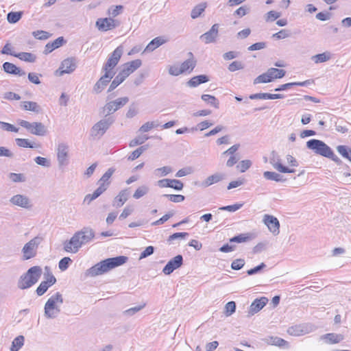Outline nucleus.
Listing matches in <instances>:
<instances>
[{
    "label": "nucleus",
    "instance_id": "nucleus-27",
    "mask_svg": "<svg viewBox=\"0 0 351 351\" xmlns=\"http://www.w3.org/2000/svg\"><path fill=\"white\" fill-rule=\"evenodd\" d=\"M250 99H276L284 98L282 94H271L267 93H259L249 96Z\"/></svg>",
    "mask_w": 351,
    "mask_h": 351
},
{
    "label": "nucleus",
    "instance_id": "nucleus-9",
    "mask_svg": "<svg viewBox=\"0 0 351 351\" xmlns=\"http://www.w3.org/2000/svg\"><path fill=\"white\" fill-rule=\"evenodd\" d=\"M45 273L44 274L45 280L41 282L37 287L36 292L38 295H43L47 289L56 282V278L50 271V268L47 266L45 267Z\"/></svg>",
    "mask_w": 351,
    "mask_h": 351
},
{
    "label": "nucleus",
    "instance_id": "nucleus-10",
    "mask_svg": "<svg viewBox=\"0 0 351 351\" xmlns=\"http://www.w3.org/2000/svg\"><path fill=\"white\" fill-rule=\"evenodd\" d=\"M129 101L128 97H119L115 100L107 102L103 108L104 113L106 112L105 117L110 115L123 108Z\"/></svg>",
    "mask_w": 351,
    "mask_h": 351
},
{
    "label": "nucleus",
    "instance_id": "nucleus-2",
    "mask_svg": "<svg viewBox=\"0 0 351 351\" xmlns=\"http://www.w3.org/2000/svg\"><path fill=\"white\" fill-rule=\"evenodd\" d=\"M94 237V230L90 227H84L64 243V250L67 252L76 253L83 245L90 242Z\"/></svg>",
    "mask_w": 351,
    "mask_h": 351
},
{
    "label": "nucleus",
    "instance_id": "nucleus-46",
    "mask_svg": "<svg viewBox=\"0 0 351 351\" xmlns=\"http://www.w3.org/2000/svg\"><path fill=\"white\" fill-rule=\"evenodd\" d=\"M252 239V234L250 233L241 234L230 239V242L243 243L250 241Z\"/></svg>",
    "mask_w": 351,
    "mask_h": 351
},
{
    "label": "nucleus",
    "instance_id": "nucleus-4",
    "mask_svg": "<svg viewBox=\"0 0 351 351\" xmlns=\"http://www.w3.org/2000/svg\"><path fill=\"white\" fill-rule=\"evenodd\" d=\"M42 274V269L39 266L30 267L26 273L21 276L17 286L20 289H26L36 284Z\"/></svg>",
    "mask_w": 351,
    "mask_h": 351
},
{
    "label": "nucleus",
    "instance_id": "nucleus-50",
    "mask_svg": "<svg viewBox=\"0 0 351 351\" xmlns=\"http://www.w3.org/2000/svg\"><path fill=\"white\" fill-rule=\"evenodd\" d=\"M125 80L124 78L120 75L117 74V76L114 78L110 86L108 88V92H111L114 89H115L119 84H121Z\"/></svg>",
    "mask_w": 351,
    "mask_h": 351
},
{
    "label": "nucleus",
    "instance_id": "nucleus-62",
    "mask_svg": "<svg viewBox=\"0 0 351 351\" xmlns=\"http://www.w3.org/2000/svg\"><path fill=\"white\" fill-rule=\"evenodd\" d=\"M34 161L37 165L45 167H49L51 165V162L48 159L41 156L36 157Z\"/></svg>",
    "mask_w": 351,
    "mask_h": 351
},
{
    "label": "nucleus",
    "instance_id": "nucleus-28",
    "mask_svg": "<svg viewBox=\"0 0 351 351\" xmlns=\"http://www.w3.org/2000/svg\"><path fill=\"white\" fill-rule=\"evenodd\" d=\"M66 43V40L62 36L58 37L51 43H49L45 45L44 53L48 54L53 51L54 49L59 48Z\"/></svg>",
    "mask_w": 351,
    "mask_h": 351
},
{
    "label": "nucleus",
    "instance_id": "nucleus-17",
    "mask_svg": "<svg viewBox=\"0 0 351 351\" xmlns=\"http://www.w3.org/2000/svg\"><path fill=\"white\" fill-rule=\"evenodd\" d=\"M219 25L217 23L214 24L209 31L200 36L199 38L205 43L209 44L216 42L219 34Z\"/></svg>",
    "mask_w": 351,
    "mask_h": 351
},
{
    "label": "nucleus",
    "instance_id": "nucleus-47",
    "mask_svg": "<svg viewBox=\"0 0 351 351\" xmlns=\"http://www.w3.org/2000/svg\"><path fill=\"white\" fill-rule=\"evenodd\" d=\"M114 169L113 168H109L106 173L101 176V178L99 180L98 184L101 185V184H106L108 183L110 184V182L108 181L113 173L114 172Z\"/></svg>",
    "mask_w": 351,
    "mask_h": 351
},
{
    "label": "nucleus",
    "instance_id": "nucleus-19",
    "mask_svg": "<svg viewBox=\"0 0 351 351\" xmlns=\"http://www.w3.org/2000/svg\"><path fill=\"white\" fill-rule=\"evenodd\" d=\"M157 184L160 188L169 187L176 191H181L184 187V184L176 179H162L157 182Z\"/></svg>",
    "mask_w": 351,
    "mask_h": 351
},
{
    "label": "nucleus",
    "instance_id": "nucleus-3",
    "mask_svg": "<svg viewBox=\"0 0 351 351\" xmlns=\"http://www.w3.org/2000/svg\"><path fill=\"white\" fill-rule=\"evenodd\" d=\"M128 259V258L125 256L106 258L87 269L85 275L90 277L103 275L111 269L123 265L127 262Z\"/></svg>",
    "mask_w": 351,
    "mask_h": 351
},
{
    "label": "nucleus",
    "instance_id": "nucleus-34",
    "mask_svg": "<svg viewBox=\"0 0 351 351\" xmlns=\"http://www.w3.org/2000/svg\"><path fill=\"white\" fill-rule=\"evenodd\" d=\"M273 72V70H269L267 69V71L258 75V77H256L254 80V84H260V83H269V82H272L271 80V74L270 73ZM274 72H276L275 71H274Z\"/></svg>",
    "mask_w": 351,
    "mask_h": 351
},
{
    "label": "nucleus",
    "instance_id": "nucleus-13",
    "mask_svg": "<svg viewBox=\"0 0 351 351\" xmlns=\"http://www.w3.org/2000/svg\"><path fill=\"white\" fill-rule=\"evenodd\" d=\"M142 65V61L139 59H136L128 62L125 63L122 65V68L119 71L123 78L125 80L136 69H138Z\"/></svg>",
    "mask_w": 351,
    "mask_h": 351
},
{
    "label": "nucleus",
    "instance_id": "nucleus-38",
    "mask_svg": "<svg viewBox=\"0 0 351 351\" xmlns=\"http://www.w3.org/2000/svg\"><path fill=\"white\" fill-rule=\"evenodd\" d=\"M14 57L27 62H34L36 61V56L28 52L16 53V54H14Z\"/></svg>",
    "mask_w": 351,
    "mask_h": 351
},
{
    "label": "nucleus",
    "instance_id": "nucleus-26",
    "mask_svg": "<svg viewBox=\"0 0 351 351\" xmlns=\"http://www.w3.org/2000/svg\"><path fill=\"white\" fill-rule=\"evenodd\" d=\"M3 71L9 74L19 75V76L25 75V72L17 67L15 64L5 62L3 64Z\"/></svg>",
    "mask_w": 351,
    "mask_h": 351
},
{
    "label": "nucleus",
    "instance_id": "nucleus-29",
    "mask_svg": "<svg viewBox=\"0 0 351 351\" xmlns=\"http://www.w3.org/2000/svg\"><path fill=\"white\" fill-rule=\"evenodd\" d=\"M208 81L209 77L206 75H199L192 77L187 82L186 84L189 87L194 88Z\"/></svg>",
    "mask_w": 351,
    "mask_h": 351
},
{
    "label": "nucleus",
    "instance_id": "nucleus-43",
    "mask_svg": "<svg viewBox=\"0 0 351 351\" xmlns=\"http://www.w3.org/2000/svg\"><path fill=\"white\" fill-rule=\"evenodd\" d=\"M22 15V12H10L7 14V20L10 23H16L21 19Z\"/></svg>",
    "mask_w": 351,
    "mask_h": 351
},
{
    "label": "nucleus",
    "instance_id": "nucleus-30",
    "mask_svg": "<svg viewBox=\"0 0 351 351\" xmlns=\"http://www.w3.org/2000/svg\"><path fill=\"white\" fill-rule=\"evenodd\" d=\"M189 54L190 55V56L191 58L185 60L180 65V69H181L182 73L187 72V71L189 73L191 72L196 65V60H194V58L193 57V53L190 52Z\"/></svg>",
    "mask_w": 351,
    "mask_h": 351
},
{
    "label": "nucleus",
    "instance_id": "nucleus-41",
    "mask_svg": "<svg viewBox=\"0 0 351 351\" xmlns=\"http://www.w3.org/2000/svg\"><path fill=\"white\" fill-rule=\"evenodd\" d=\"M25 338L23 335H19L14 339L12 346L10 348V351H19V349L24 344Z\"/></svg>",
    "mask_w": 351,
    "mask_h": 351
},
{
    "label": "nucleus",
    "instance_id": "nucleus-64",
    "mask_svg": "<svg viewBox=\"0 0 351 351\" xmlns=\"http://www.w3.org/2000/svg\"><path fill=\"white\" fill-rule=\"evenodd\" d=\"M123 7L122 5L112 6L108 9V13L113 17L117 16L120 14Z\"/></svg>",
    "mask_w": 351,
    "mask_h": 351
},
{
    "label": "nucleus",
    "instance_id": "nucleus-42",
    "mask_svg": "<svg viewBox=\"0 0 351 351\" xmlns=\"http://www.w3.org/2000/svg\"><path fill=\"white\" fill-rule=\"evenodd\" d=\"M149 187L146 185H142L137 188L133 194V197L136 199H138L144 195H147L149 192Z\"/></svg>",
    "mask_w": 351,
    "mask_h": 351
},
{
    "label": "nucleus",
    "instance_id": "nucleus-5",
    "mask_svg": "<svg viewBox=\"0 0 351 351\" xmlns=\"http://www.w3.org/2000/svg\"><path fill=\"white\" fill-rule=\"evenodd\" d=\"M63 303V297L60 292L52 295L47 301L44 307V315L47 319H54L60 312V305Z\"/></svg>",
    "mask_w": 351,
    "mask_h": 351
},
{
    "label": "nucleus",
    "instance_id": "nucleus-51",
    "mask_svg": "<svg viewBox=\"0 0 351 351\" xmlns=\"http://www.w3.org/2000/svg\"><path fill=\"white\" fill-rule=\"evenodd\" d=\"M172 171L169 166H165L154 170V174L158 177L165 176Z\"/></svg>",
    "mask_w": 351,
    "mask_h": 351
},
{
    "label": "nucleus",
    "instance_id": "nucleus-60",
    "mask_svg": "<svg viewBox=\"0 0 351 351\" xmlns=\"http://www.w3.org/2000/svg\"><path fill=\"white\" fill-rule=\"evenodd\" d=\"M281 13L274 10L269 11L266 14L265 21H274L276 19L280 17Z\"/></svg>",
    "mask_w": 351,
    "mask_h": 351
},
{
    "label": "nucleus",
    "instance_id": "nucleus-21",
    "mask_svg": "<svg viewBox=\"0 0 351 351\" xmlns=\"http://www.w3.org/2000/svg\"><path fill=\"white\" fill-rule=\"evenodd\" d=\"M263 341L268 345L276 346L279 348H289V343L287 341L276 336L266 337L263 339Z\"/></svg>",
    "mask_w": 351,
    "mask_h": 351
},
{
    "label": "nucleus",
    "instance_id": "nucleus-25",
    "mask_svg": "<svg viewBox=\"0 0 351 351\" xmlns=\"http://www.w3.org/2000/svg\"><path fill=\"white\" fill-rule=\"evenodd\" d=\"M223 175L220 173H216L208 176L202 182L200 186L203 188H207L213 184L217 183L223 179Z\"/></svg>",
    "mask_w": 351,
    "mask_h": 351
},
{
    "label": "nucleus",
    "instance_id": "nucleus-32",
    "mask_svg": "<svg viewBox=\"0 0 351 351\" xmlns=\"http://www.w3.org/2000/svg\"><path fill=\"white\" fill-rule=\"evenodd\" d=\"M21 108L25 110L39 113L41 111L40 106L35 101H25L21 102Z\"/></svg>",
    "mask_w": 351,
    "mask_h": 351
},
{
    "label": "nucleus",
    "instance_id": "nucleus-7",
    "mask_svg": "<svg viewBox=\"0 0 351 351\" xmlns=\"http://www.w3.org/2000/svg\"><path fill=\"white\" fill-rule=\"evenodd\" d=\"M114 120L112 117H106L93 125L90 129V136L93 138H100L108 130Z\"/></svg>",
    "mask_w": 351,
    "mask_h": 351
},
{
    "label": "nucleus",
    "instance_id": "nucleus-54",
    "mask_svg": "<svg viewBox=\"0 0 351 351\" xmlns=\"http://www.w3.org/2000/svg\"><path fill=\"white\" fill-rule=\"evenodd\" d=\"M0 128L3 130L8 131V132H18L19 128H16L14 125L3 122L0 121Z\"/></svg>",
    "mask_w": 351,
    "mask_h": 351
},
{
    "label": "nucleus",
    "instance_id": "nucleus-20",
    "mask_svg": "<svg viewBox=\"0 0 351 351\" xmlns=\"http://www.w3.org/2000/svg\"><path fill=\"white\" fill-rule=\"evenodd\" d=\"M10 202L14 205L25 208H29L32 206L29 199L23 195H15L10 198Z\"/></svg>",
    "mask_w": 351,
    "mask_h": 351
},
{
    "label": "nucleus",
    "instance_id": "nucleus-40",
    "mask_svg": "<svg viewBox=\"0 0 351 351\" xmlns=\"http://www.w3.org/2000/svg\"><path fill=\"white\" fill-rule=\"evenodd\" d=\"M201 98L203 101L215 107V108L218 109L219 108V102L215 96L204 94L202 95Z\"/></svg>",
    "mask_w": 351,
    "mask_h": 351
},
{
    "label": "nucleus",
    "instance_id": "nucleus-55",
    "mask_svg": "<svg viewBox=\"0 0 351 351\" xmlns=\"http://www.w3.org/2000/svg\"><path fill=\"white\" fill-rule=\"evenodd\" d=\"M236 304L234 302H228L225 306V315L230 316L235 312Z\"/></svg>",
    "mask_w": 351,
    "mask_h": 351
},
{
    "label": "nucleus",
    "instance_id": "nucleus-61",
    "mask_svg": "<svg viewBox=\"0 0 351 351\" xmlns=\"http://www.w3.org/2000/svg\"><path fill=\"white\" fill-rule=\"evenodd\" d=\"M244 68V65L241 62L239 61H234L228 66V70L231 72L236 71L237 70H241Z\"/></svg>",
    "mask_w": 351,
    "mask_h": 351
},
{
    "label": "nucleus",
    "instance_id": "nucleus-53",
    "mask_svg": "<svg viewBox=\"0 0 351 351\" xmlns=\"http://www.w3.org/2000/svg\"><path fill=\"white\" fill-rule=\"evenodd\" d=\"M149 138L148 136L144 135V136H139L136 138L132 139L130 143V147H134L138 145H141L144 143L147 139Z\"/></svg>",
    "mask_w": 351,
    "mask_h": 351
},
{
    "label": "nucleus",
    "instance_id": "nucleus-18",
    "mask_svg": "<svg viewBox=\"0 0 351 351\" xmlns=\"http://www.w3.org/2000/svg\"><path fill=\"white\" fill-rule=\"evenodd\" d=\"M263 221L269 231L274 235L279 234L280 223L276 217L269 215H265Z\"/></svg>",
    "mask_w": 351,
    "mask_h": 351
},
{
    "label": "nucleus",
    "instance_id": "nucleus-45",
    "mask_svg": "<svg viewBox=\"0 0 351 351\" xmlns=\"http://www.w3.org/2000/svg\"><path fill=\"white\" fill-rule=\"evenodd\" d=\"M271 163L272 164L274 169L278 170L279 172H281V173H294L295 172V169H289L287 167L283 166L279 161H277V162L271 161Z\"/></svg>",
    "mask_w": 351,
    "mask_h": 351
},
{
    "label": "nucleus",
    "instance_id": "nucleus-22",
    "mask_svg": "<svg viewBox=\"0 0 351 351\" xmlns=\"http://www.w3.org/2000/svg\"><path fill=\"white\" fill-rule=\"evenodd\" d=\"M130 195V188L121 190L114 199L112 206L117 208L122 206Z\"/></svg>",
    "mask_w": 351,
    "mask_h": 351
},
{
    "label": "nucleus",
    "instance_id": "nucleus-14",
    "mask_svg": "<svg viewBox=\"0 0 351 351\" xmlns=\"http://www.w3.org/2000/svg\"><path fill=\"white\" fill-rule=\"evenodd\" d=\"M69 146L60 143L57 149V159L60 167L66 166L69 163Z\"/></svg>",
    "mask_w": 351,
    "mask_h": 351
},
{
    "label": "nucleus",
    "instance_id": "nucleus-56",
    "mask_svg": "<svg viewBox=\"0 0 351 351\" xmlns=\"http://www.w3.org/2000/svg\"><path fill=\"white\" fill-rule=\"evenodd\" d=\"M252 165V162L250 160H244L239 162L237 166V168L241 172L243 173L247 171Z\"/></svg>",
    "mask_w": 351,
    "mask_h": 351
},
{
    "label": "nucleus",
    "instance_id": "nucleus-59",
    "mask_svg": "<svg viewBox=\"0 0 351 351\" xmlns=\"http://www.w3.org/2000/svg\"><path fill=\"white\" fill-rule=\"evenodd\" d=\"M164 197H167L171 202L175 203L182 202L184 200L185 197L182 195H169L165 194Z\"/></svg>",
    "mask_w": 351,
    "mask_h": 351
},
{
    "label": "nucleus",
    "instance_id": "nucleus-37",
    "mask_svg": "<svg viewBox=\"0 0 351 351\" xmlns=\"http://www.w3.org/2000/svg\"><path fill=\"white\" fill-rule=\"evenodd\" d=\"M309 84H310L309 80H306L304 82H290V83H287V84L280 85L279 87L275 88L274 90L275 91H282V90H287L289 88H291L294 86H306L308 85Z\"/></svg>",
    "mask_w": 351,
    "mask_h": 351
},
{
    "label": "nucleus",
    "instance_id": "nucleus-48",
    "mask_svg": "<svg viewBox=\"0 0 351 351\" xmlns=\"http://www.w3.org/2000/svg\"><path fill=\"white\" fill-rule=\"evenodd\" d=\"M8 176L13 182H24L26 181V177L23 173H10Z\"/></svg>",
    "mask_w": 351,
    "mask_h": 351
},
{
    "label": "nucleus",
    "instance_id": "nucleus-36",
    "mask_svg": "<svg viewBox=\"0 0 351 351\" xmlns=\"http://www.w3.org/2000/svg\"><path fill=\"white\" fill-rule=\"evenodd\" d=\"M331 58V53L329 51H326L322 53H319L311 57V60L315 64L322 63L330 60Z\"/></svg>",
    "mask_w": 351,
    "mask_h": 351
},
{
    "label": "nucleus",
    "instance_id": "nucleus-33",
    "mask_svg": "<svg viewBox=\"0 0 351 351\" xmlns=\"http://www.w3.org/2000/svg\"><path fill=\"white\" fill-rule=\"evenodd\" d=\"M47 133V129L41 122H33L31 134L36 136H45Z\"/></svg>",
    "mask_w": 351,
    "mask_h": 351
},
{
    "label": "nucleus",
    "instance_id": "nucleus-24",
    "mask_svg": "<svg viewBox=\"0 0 351 351\" xmlns=\"http://www.w3.org/2000/svg\"><path fill=\"white\" fill-rule=\"evenodd\" d=\"M267 302L268 299L265 297L254 300L250 306L249 314L252 315L258 313L267 304Z\"/></svg>",
    "mask_w": 351,
    "mask_h": 351
},
{
    "label": "nucleus",
    "instance_id": "nucleus-15",
    "mask_svg": "<svg viewBox=\"0 0 351 351\" xmlns=\"http://www.w3.org/2000/svg\"><path fill=\"white\" fill-rule=\"evenodd\" d=\"M119 23L112 18L98 19L95 25L99 30L106 32L117 27Z\"/></svg>",
    "mask_w": 351,
    "mask_h": 351
},
{
    "label": "nucleus",
    "instance_id": "nucleus-63",
    "mask_svg": "<svg viewBox=\"0 0 351 351\" xmlns=\"http://www.w3.org/2000/svg\"><path fill=\"white\" fill-rule=\"evenodd\" d=\"M32 34L36 38L39 40H46L49 37V34L43 30L35 31Z\"/></svg>",
    "mask_w": 351,
    "mask_h": 351
},
{
    "label": "nucleus",
    "instance_id": "nucleus-8",
    "mask_svg": "<svg viewBox=\"0 0 351 351\" xmlns=\"http://www.w3.org/2000/svg\"><path fill=\"white\" fill-rule=\"evenodd\" d=\"M308 149L313 150L315 154L326 157L331 148L324 142L318 139H311L306 143Z\"/></svg>",
    "mask_w": 351,
    "mask_h": 351
},
{
    "label": "nucleus",
    "instance_id": "nucleus-23",
    "mask_svg": "<svg viewBox=\"0 0 351 351\" xmlns=\"http://www.w3.org/2000/svg\"><path fill=\"white\" fill-rule=\"evenodd\" d=\"M320 339L327 344H336L343 341L344 336L342 334L327 333L320 336Z\"/></svg>",
    "mask_w": 351,
    "mask_h": 351
},
{
    "label": "nucleus",
    "instance_id": "nucleus-35",
    "mask_svg": "<svg viewBox=\"0 0 351 351\" xmlns=\"http://www.w3.org/2000/svg\"><path fill=\"white\" fill-rule=\"evenodd\" d=\"M16 143L19 147H29V148H39L40 147V144L35 143H30L28 139L27 138H17L15 139Z\"/></svg>",
    "mask_w": 351,
    "mask_h": 351
},
{
    "label": "nucleus",
    "instance_id": "nucleus-1",
    "mask_svg": "<svg viewBox=\"0 0 351 351\" xmlns=\"http://www.w3.org/2000/svg\"><path fill=\"white\" fill-rule=\"evenodd\" d=\"M123 52V47L120 45L110 54L102 69L105 71L104 75L99 78L93 86V91L95 93H100L110 82L111 79L114 75L113 69L117 65L122 56Z\"/></svg>",
    "mask_w": 351,
    "mask_h": 351
},
{
    "label": "nucleus",
    "instance_id": "nucleus-16",
    "mask_svg": "<svg viewBox=\"0 0 351 351\" xmlns=\"http://www.w3.org/2000/svg\"><path fill=\"white\" fill-rule=\"evenodd\" d=\"M183 264V257L182 255H177L171 258L164 267L162 272L165 275L171 274L174 270L180 267Z\"/></svg>",
    "mask_w": 351,
    "mask_h": 351
},
{
    "label": "nucleus",
    "instance_id": "nucleus-31",
    "mask_svg": "<svg viewBox=\"0 0 351 351\" xmlns=\"http://www.w3.org/2000/svg\"><path fill=\"white\" fill-rule=\"evenodd\" d=\"M167 40L162 36H158L152 40L145 49V51H153L156 48L165 44Z\"/></svg>",
    "mask_w": 351,
    "mask_h": 351
},
{
    "label": "nucleus",
    "instance_id": "nucleus-57",
    "mask_svg": "<svg viewBox=\"0 0 351 351\" xmlns=\"http://www.w3.org/2000/svg\"><path fill=\"white\" fill-rule=\"evenodd\" d=\"M350 149V148H348L346 145H339L337 147V150L338 153L346 159L350 158L349 153Z\"/></svg>",
    "mask_w": 351,
    "mask_h": 351
},
{
    "label": "nucleus",
    "instance_id": "nucleus-39",
    "mask_svg": "<svg viewBox=\"0 0 351 351\" xmlns=\"http://www.w3.org/2000/svg\"><path fill=\"white\" fill-rule=\"evenodd\" d=\"M263 176L265 179L269 180H274L276 182L285 181V179L283 178L282 175L274 171H265L263 173Z\"/></svg>",
    "mask_w": 351,
    "mask_h": 351
},
{
    "label": "nucleus",
    "instance_id": "nucleus-6",
    "mask_svg": "<svg viewBox=\"0 0 351 351\" xmlns=\"http://www.w3.org/2000/svg\"><path fill=\"white\" fill-rule=\"evenodd\" d=\"M63 303V297L60 292L52 295L47 301L44 307V315L47 319H54L60 312V305Z\"/></svg>",
    "mask_w": 351,
    "mask_h": 351
},
{
    "label": "nucleus",
    "instance_id": "nucleus-49",
    "mask_svg": "<svg viewBox=\"0 0 351 351\" xmlns=\"http://www.w3.org/2000/svg\"><path fill=\"white\" fill-rule=\"evenodd\" d=\"M159 125L158 121H148L141 126L139 131L141 132H147L152 128H157Z\"/></svg>",
    "mask_w": 351,
    "mask_h": 351
},
{
    "label": "nucleus",
    "instance_id": "nucleus-58",
    "mask_svg": "<svg viewBox=\"0 0 351 351\" xmlns=\"http://www.w3.org/2000/svg\"><path fill=\"white\" fill-rule=\"evenodd\" d=\"M72 262L69 257H64L62 258L58 264L59 269L61 271H65L69 266V264Z\"/></svg>",
    "mask_w": 351,
    "mask_h": 351
},
{
    "label": "nucleus",
    "instance_id": "nucleus-52",
    "mask_svg": "<svg viewBox=\"0 0 351 351\" xmlns=\"http://www.w3.org/2000/svg\"><path fill=\"white\" fill-rule=\"evenodd\" d=\"M269 70H273L276 72L270 73L271 74V80L273 81L274 79H280L283 77L285 75L286 71L283 69H279L276 68H270Z\"/></svg>",
    "mask_w": 351,
    "mask_h": 351
},
{
    "label": "nucleus",
    "instance_id": "nucleus-12",
    "mask_svg": "<svg viewBox=\"0 0 351 351\" xmlns=\"http://www.w3.org/2000/svg\"><path fill=\"white\" fill-rule=\"evenodd\" d=\"M77 67L76 60L74 58H68L64 60L60 66L55 72L56 75L62 76L65 73H73Z\"/></svg>",
    "mask_w": 351,
    "mask_h": 351
},
{
    "label": "nucleus",
    "instance_id": "nucleus-44",
    "mask_svg": "<svg viewBox=\"0 0 351 351\" xmlns=\"http://www.w3.org/2000/svg\"><path fill=\"white\" fill-rule=\"evenodd\" d=\"M206 5L205 3L198 4L191 11V16L192 19H196L204 11Z\"/></svg>",
    "mask_w": 351,
    "mask_h": 351
},
{
    "label": "nucleus",
    "instance_id": "nucleus-11",
    "mask_svg": "<svg viewBox=\"0 0 351 351\" xmlns=\"http://www.w3.org/2000/svg\"><path fill=\"white\" fill-rule=\"evenodd\" d=\"M40 243V239L34 237L27 242L23 247L22 252L24 260H29L36 255L38 246Z\"/></svg>",
    "mask_w": 351,
    "mask_h": 351
}]
</instances>
